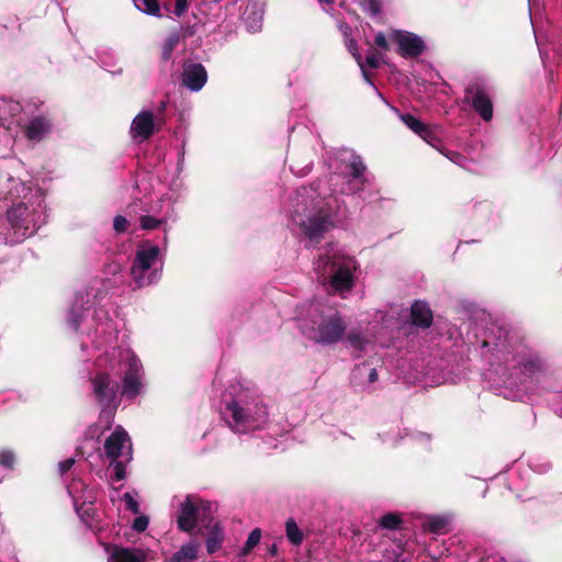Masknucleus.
Listing matches in <instances>:
<instances>
[{
  "label": "nucleus",
  "mask_w": 562,
  "mask_h": 562,
  "mask_svg": "<svg viewBox=\"0 0 562 562\" xmlns=\"http://www.w3.org/2000/svg\"><path fill=\"white\" fill-rule=\"evenodd\" d=\"M447 339L456 348L474 349L483 364L484 382L506 400L525 401L543 390L551 378L548 358L518 333L496 323L468 330L465 337L450 325Z\"/></svg>",
  "instance_id": "nucleus-1"
},
{
  "label": "nucleus",
  "mask_w": 562,
  "mask_h": 562,
  "mask_svg": "<svg viewBox=\"0 0 562 562\" xmlns=\"http://www.w3.org/2000/svg\"><path fill=\"white\" fill-rule=\"evenodd\" d=\"M389 109L398 117V120L409 128L414 134L424 139L431 147L436 148L439 153H441L445 157H447L453 164L465 168L469 159L463 155L446 149L439 146V137H438V126L428 125L411 113H402L397 108L389 105Z\"/></svg>",
  "instance_id": "nucleus-2"
},
{
  "label": "nucleus",
  "mask_w": 562,
  "mask_h": 562,
  "mask_svg": "<svg viewBox=\"0 0 562 562\" xmlns=\"http://www.w3.org/2000/svg\"><path fill=\"white\" fill-rule=\"evenodd\" d=\"M226 411L231 413V428L236 432H247L250 429L258 428L268 417L267 405L261 401L243 406L237 401L226 404Z\"/></svg>",
  "instance_id": "nucleus-3"
},
{
  "label": "nucleus",
  "mask_w": 562,
  "mask_h": 562,
  "mask_svg": "<svg viewBox=\"0 0 562 562\" xmlns=\"http://www.w3.org/2000/svg\"><path fill=\"white\" fill-rule=\"evenodd\" d=\"M93 394L102 409L100 418H106L109 426L121 404L120 384L108 372H99L91 379Z\"/></svg>",
  "instance_id": "nucleus-4"
},
{
  "label": "nucleus",
  "mask_w": 562,
  "mask_h": 562,
  "mask_svg": "<svg viewBox=\"0 0 562 562\" xmlns=\"http://www.w3.org/2000/svg\"><path fill=\"white\" fill-rule=\"evenodd\" d=\"M347 325L339 314L321 317L303 326V334L322 345H334L340 341L346 333Z\"/></svg>",
  "instance_id": "nucleus-5"
},
{
  "label": "nucleus",
  "mask_w": 562,
  "mask_h": 562,
  "mask_svg": "<svg viewBox=\"0 0 562 562\" xmlns=\"http://www.w3.org/2000/svg\"><path fill=\"white\" fill-rule=\"evenodd\" d=\"M35 212L25 203L14 204L7 211V220L12 229L11 244H19L25 238L31 237L37 231Z\"/></svg>",
  "instance_id": "nucleus-6"
},
{
  "label": "nucleus",
  "mask_w": 562,
  "mask_h": 562,
  "mask_svg": "<svg viewBox=\"0 0 562 562\" xmlns=\"http://www.w3.org/2000/svg\"><path fill=\"white\" fill-rule=\"evenodd\" d=\"M411 516L403 513H389V552L395 559L404 552L411 538Z\"/></svg>",
  "instance_id": "nucleus-7"
},
{
  "label": "nucleus",
  "mask_w": 562,
  "mask_h": 562,
  "mask_svg": "<svg viewBox=\"0 0 562 562\" xmlns=\"http://www.w3.org/2000/svg\"><path fill=\"white\" fill-rule=\"evenodd\" d=\"M302 234L312 243H319L334 226L331 212L322 206L299 222Z\"/></svg>",
  "instance_id": "nucleus-8"
},
{
  "label": "nucleus",
  "mask_w": 562,
  "mask_h": 562,
  "mask_svg": "<svg viewBox=\"0 0 562 562\" xmlns=\"http://www.w3.org/2000/svg\"><path fill=\"white\" fill-rule=\"evenodd\" d=\"M324 266V274H329L330 285L337 291L349 290L353 285L351 261L337 257H319V266Z\"/></svg>",
  "instance_id": "nucleus-9"
},
{
  "label": "nucleus",
  "mask_w": 562,
  "mask_h": 562,
  "mask_svg": "<svg viewBox=\"0 0 562 562\" xmlns=\"http://www.w3.org/2000/svg\"><path fill=\"white\" fill-rule=\"evenodd\" d=\"M389 40L395 44V49L405 59L417 58L427 50L425 40L412 32L392 30L389 32Z\"/></svg>",
  "instance_id": "nucleus-10"
},
{
  "label": "nucleus",
  "mask_w": 562,
  "mask_h": 562,
  "mask_svg": "<svg viewBox=\"0 0 562 562\" xmlns=\"http://www.w3.org/2000/svg\"><path fill=\"white\" fill-rule=\"evenodd\" d=\"M142 362L136 356L127 359V369L122 379L121 396L130 401L135 400L142 392Z\"/></svg>",
  "instance_id": "nucleus-11"
},
{
  "label": "nucleus",
  "mask_w": 562,
  "mask_h": 562,
  "mask_svg": "<svg viewBox=\"0 0 562 562\" xmlns=\"http://www.w3.org/2000/svg\"><path fill=\"white\" fill-rule=\"evenodd\" d=\"M465 98L483 121L488 122L492 120V97L485 88L479 86L470 87L465 91Z\"/></svg>",
  "instance_id": "nucleus-12"
},
{
  "label": "nucleus",
  "mask_w": 562,
  "mask_h": 562,
  "mask_svg": "<svg viewBox=\"0 0 562 562\" xmlns=\"http://www.w3.org/2000/svg\"><path fill=\"white\" fill-rule=\"evenodd\" d=\"M105 550L110 554L108 562H148L155 560L151 551L139 548H122L108 544Z\"/></svg>",
  "instance_id": "nucleus-13"
},
{
  "label": "nucleus",
  "mask_w": 562,
  "mask_h": 562,
  "mask_svg": "<svg viewBox=\"0 0 562 562\" xmlns=\"http://www.w3.org/2000/svg\"><path fill=\"white\" fill-rule=\"evenodd\" d=\"M159 128L154 114L150 111H142L133 119L130 134L133 139L146 140Z\"/></svg>",
  "instance_id": "nucleus-14"
},
{
  "label": "nucleus",
  "mask_w": 562,
  "mask_h": 562,
  "mask_svg": "<svg viewBox=\"0 0 562 562\" xmlns=\"http://www.w3.org/2000/svg\"><path fill=\"white\" fill-rule=\"evenodd\" d=\"M392 367L395 379L407 384H414L423 376L420 364L418 362H413L412 357H400L392 361Z\"/></svg>",
  "instance_id": "nucleus-15"
},
{
  "label": "nucleus",
  "mask_w": 562,
  "mask_h": 562,
  "mask_svg": "<svg viewBox=\"0 0 562 562\" xmlns=\"http://www.w3.org/2000/svg\"><path fill=\"white\" fill-rule=\"evenodd\" d=\"M182 85L191 91H200L207 81V71L200 63H184Z\"/></svg>",
  "instance_id": "nucleus-16"
},
{
  "label": "nucleus",
  "mask_w": 562,
  "mask_h": 562,
  "mask_svg": "<svg viewBox=\"0 0 562 562\" xmlns=\"http://www.w3.org/2000/svg\"><path fill=\"white\" fill-rule=\"evenodd\" d=\"M158 255V246H150L147 249H142L136 252V256L131 268V273L140 285L144 272L148 271L151 268Z\"/></svg>",
  "instance_id": "nucleus-17"
},
{
  "label": "nucleus",
  "mask_w": 562,
  "mask_h": 562,
  "mask_svg": "<svg viewBox=\"0 0 562 562\" xmlns=\"http://www.w3.org/2000/svg\"><path fill=\"white\" fill-rule=\"evenodd\" d=\"M199 507L190 496L180 505V513L177 519L178 528L186 532H192L196 527Z\"/></svg>",
  "instance_id": "nucleus-18"
},
{
  "label": "nucleus",
  "mask_w": 562,
  "mask_h": 562,
  "mask_svg": "<svg viewBox=\"0 0 562 562\" xmlns=\"http://www.w3.org/2000/svg\"><path fill=\"white\" fill-rule=\"evenodd\" d=\"M412 324L416 327L429 328L434 321V314L426 301L417 300L411 306Z\"/></svg>",
  "instance_id": "nucleus-19"
},
{
  "label": "nucleus",
  "mask_w": 562,
  "mask_h": 562,
  "mask_svg": "<svg viewBox=\"0 0 562 562\" xmlns=\"http://www.w3.org/2000/svg\"><path fill=\"white\" fill-rule=\"evenodd\" d=\"M451 522L452 516L450 514L428 515L424 517L422 528L424 531L434 535H446L450 531Z\"/></svg>",
  "instance_id": "nucleus-20"
},
{
  "label": "nucleus",
  "mask_w": 562,
  "mask_h": 562,
  "mask_svg": "<svg viewBox=\"0 0 562 562\" xmlns=\"http://www.w3.org/2000/svg\"><path fill=\"white\" fill-rule=\"evenodd\" d=\"M364 170L366 166L359 156H352L350 162L345 166V169L341 171V173L350 179L351 191L361 189L363 184Z\"/></svg>",
  "instance_id": "nucleus-21"
},
{
  "label": "nucleus",
  "mask_w": 562,
  "mask_h": 562,
  "mask_svg": "<svg viewBox=\"0 0 562 562\" xmlns=\"http://www.w3.org/2000/svg\"><path fill=\"white\" fill-rule=\"evenodd\" d=\"M127 432L122 428L117 427L104 442V451L108 458L116 460L122 452V448L127 439Z\"/></svg>",
  "instance_id": "nucleus-22"
},
{
  "label": "nucleus",
  "mask_w": 562,
  "mask_h": 562,
  "mask_svg": "<svg viewBox=\"0 0 562 562\" xmlns=\"http://www.w3.org/2000/svg\"><path fill=\"white\" fill-rule=\"evenodd\" d=\"M50 128V121L44 115H38L26 125L25 135L30 140H41L49 133Z\"/></svg>",
  "instance_id": "nucleus-23"
},
{
  "label": "nucleus",
  "mask_w": 562,
  "mask_h": 562,
  "mask_svg": "<svg viewBox=\"0 0 562 562\" xmlns=\"http://www.w3.org/2000/svg\"><path fill=\"white\" fill-rule=\"evenodd\" d=\"M338 29H339L340 33L342 34L347 49L352 55V57L357 60L358 65L360 66V68L362 70V74L368 79V72L364 69V63L362 60L361 54L358 50L357 42L350 37L351 32H352L351 26L346 22H340L338 25Z\"/></svg>",
  "instance_id": "nucleus-24"
},
{
  "label": "nucleus",
  "mask_w": 562,
  "mask_h": 562,
  "mask_svg": "<svg viewBox=\"0 0 562 562\" xmlns=\"http://www.w3.org/2000/svg\"><path fill=\"white\" fill-rule=\"evenodd\" d=\"M224 541V531L218 522H215L210 527V531L206 536L205 547L209 554L217 552Z\"/></svg>",
  "instance_id": "nucleus-25"
},
{
  "label": "nucleus",
  "mask_w": 562,
  "mask_h": 562,
  "mask_svg": "<svg viewBox=\"0 0 562 562\" xmlns=\"http://www.w3.org/2000/svg\"><path fill=\"white\" fill-rule=\"evenodd\" d=\"M199 544L190 542L182 546L171 558L170 562H184L195 560L198 557Z\"/></svg>",
  "instance_id": "nucleus-26"
},
{
  "label": "nucleus",
  "mask_w": 562,
  "mask_h": 562,
  "mask_svg": "<svg viewBox=\"0 0 562 562\" xmlns=\"http://www.w3.org/2000/svg\"><path fill=\"white\" fill-rule=\"evenodd\" d=\"M196 506L199 507L198 522L201 524L202 528H209L213 521L212 503L207 501H198Z\"/></svg>",
  "instance_id": "nucleus-27"
},
{
  "label": "nucleus",
  "mask_w": 562,
  "mask_h": 562,
  "mask_svg": "<svg viewBox=\"0 0 562 562\" xmlns=\"http://www.w3.org/2000/svg\"><path fill=\"white\" fill-rule=\"evenodd\" d=\"M286 538L293 546H300L303 541V531L299 528L296 521L293 518H289L285 522Z\"/></svg>",
  "instance_id": "nucleus-28"
},
{
  "label": "nucleus",
  "mask_w": 562,
  "mask_h": 562,
  "mask_svg": "<svg viewBox=\"0 0 562 562\" xmlns=\"http://www.w3.org/2000/svg\"><path fill=\"white\" fill-rule=\"evenodd\" d=\"M363 12L368 13L375 21L381 20L382 0H360L359 2Z\"/></svg>",
  "instance_id": "nucleus-29"
},
{
  "label": "nucleus",
  "mask_w": 562,
  "mask_h": 562,
  "mask_svg": "<svg viewBox=\"0 0 562 562\" xmlns=\"http://www.w3.org/2000/svg\"><path fill=\"white\" fill-rule=\"evenodd\" d=\"M180 41H181L180 36L176 34V31L171 32L167 36V38L161 47V59L164 61H168L171 58V55H172L175 48L178 46Z\"/></svg>",
  "instance_id": "nucleus-30"
},
{
  "label": "nucleus",
  "mask_w": 562,
  "mask_h": 562,
  "mask_svg": "<svg viewBox=\"0 0 562 562\" xmlns=\"http://www.w3.org/2000/svg\"><path fill=\"white\" fill-rule=\"evenodd\" d=\"M260 539H261V529L260 528L252 529L250 531V533L248 535V538H247L244 547L239 551V557H247L252 551V549L259 544Z\"/></svg>",
  "instance_id": "nucleus-31"
},
{
  "label": "nucleus",
  "mask_w": 562,
  "mask_h": 562,
  "mask_svg": "<svg viewBox=\"0 0 562 562\" xmlns=\"http://www.w3.org/2000/svg\"><path fill=\"white\" fill-rule=\"evenodd\" d=\"M346 340L357 351H363L369 344V339L360 331L351 330L346 335Z\"/></svg>",
  "instance_id": "nucleus-32"
},
{
  "label": "nucleus",
  "mask_w": 562,
  "mask_h": 562,
  "mask_svg": "<svg viewBox=\"0 0 562 562\" xmlns=\"http://www.w3.org/2000/svg\"><path fill=\"white\" fill-rule=\"evenodd\" d=\"M135 8L145 14L161 18L158 0H139L138 7Z\"/></svg>",
  "instance_id": "nucleus-33"
},
{
  "label": "nucleus",
  "mask_w": 562,
  "mask_h": 562,
  "mask_svg": "<svg viewBox=\"0 0 562 562\" xmlns=\"http://www.w3.org/2000/svg\"><path fill=\"white\" fill-rule=\"evenodd\" d=\"M111 467L113 468L112 480L122 481L125 479V464L123 461L112 460Z\"/></svg>",
  "instance_id": "nucleus-34"
},
{
  "label": "nucleus",
  "mask_w": 562,
  "mask_h": 562,
  "mask_svg": "<svg viewBox=\"0 0 562 562\" xmlns=\"http://www.w3.org/2000/svg\"><path fill=\"white\" fill-rule=\"evenodd\" d=\"M490 560L493 562H504V558L494 548L484 549L479 562H488Z\"/></svg>",
  "instance_id": "nucleus-35"
},
{
  "label": "nucleus",
  "mask_w": 562,
  "mask_h": 562,
  "mask_svg": "<svg viewBox=\"0 0 562 562\" xmlns=\"http://www.w3.org/2000/svg\"><path fill=\"white\" fill-rule=\"evenodd\" d=\"M139 221L140 227L146 231L156 229L162 224V221L157 220L156 217L150 215H144L140 217Z\"/></svg>",
  "instance_id": "nucleus-36"
},
{
  "label": "nucleus",
  "mask_w": 562,
  "mask_h": 562,
  "mask_svg": "<svg viewBox=\"0 0 562 562\" xmlns=\"http://www.w3.org/2000/svg\"><path fill=\"white\" fill-rule=\"evenodd\" d=\"M15 462V456L11 450H0V465L12 469Z\"/></svg>",
  "instance_id": "nucleus-37"
},
{
  "label": "nucleus",
  "mask_w": 562,
  "mask_h": 562,
  "mask_svg": "<svg viewBox=\"0 0 562 562\" xmlns=\"http://www.w3.org/2000/svg\"><path fill=\"white\" fill-rule=\"evenodd\" d=\"M381 54L374 48H370L366 56V65L372 69H375L380 66Z\"/></svg>",
  "instance_id": "nucleus-38"
},
{
  "label": "nucleus",
  "mask_w": 562,
  "mask_h": 562,
  "mask_svg": "<svg viewBox=\"0 0 562 562\" xmlns=\"http://www.w3.org/2000/svg\"><path fill=\"white\" fill-rule=\"evenodd\" d=\"M123 501L126 504V509L132 512L133 514L137 515L139 514V504L130 493H125L123 495Z\"/></svg>",
  "instance_id": "nucleus-39"
},
{
  "label": "nucleus",
  "mask_w": 562,
  "mask_h": 562,
  "mask_svg": "<svg viewBox=\"0 0 562 562\" xmlns=\"http://www.w3.org/2000/svg\"><path fill=\"white\" fill-rule=\"evenodd\" d=\"M128 221L122 215H116L113 221V228L116 233L122 234L127 231Z\"/></svg>",
  "instance_id": "nucleus-40"
},
{
  "label": "nucleus",
  "mask_w": 562,
  "mask_h": 562,
  "mask_svg": "<svg viewBox=\"0 0 562 562\" xmlns=\"http://www.w3.org/2000/svg\"><path fill=\"white\" fill-rule=\"evenodd\" d=\"M387 69H389V82L391 81H394L395 83H400V82H403L405 83L407 78L405 76H403L400 71H397V69L390 65L387 66Z\"/></svg>",
  "instance_id": "nucleus-41"
},
{
  "label": "nucleus",
  "mask_w": 562,
  "mask_h": 562,
  "mask_svg": "<svg viewBox=\"0 0 562 562\" xmlns=\"http://www.w3.org/2000/svg\"><path fill=\"white\" fill-rule=\"evenodd\" d=\"M176 34L180 36V40L193 37L196 34V25L181 26L179 31H176Z\"/></svg>",
  "instance_id": "nucleus-42"
},
{
  "label": "nucleus",
  "mask_w": 562,
  "mask_h": 562,
  "mask_svg": "<svg viewBox=\"0 0 562 562\" xmlns=\"http://www.w3.org/2000/svg\"><path fill=\"white\" fill-rule=\"evenodd\" d=\"M414 441L420 442V443H429L431 441V435L424 431H411L407 434Z\"/></svg>",
  "instance_id": "nucleus-43"
},
{
  "label": "nucleus",
  "mask_w": 562,
  "mask_h": 562,
  "mask_svg": "<svg viewBox=\"0 0 562 562\" xmlns=\"http://www.w3.org/2000/svg\"><path fill=\"white\" fill-rule=\"evenodd\" d=\"M149 519L147 516H138L133 521V529L137 532H143L148 527Z\"/></svg>",
  "instance_id": "nucleus-44"
},
{
  "label": "nucleus",
  "mask_w": 562,
  "mask_h": 562,
  "mask_svg": "<svg viewBox=\"0 0 562 562\" xmlns=\"http://www.w3.org/2000/svg\"><path fill=\"white\" fill-rule=\"evenodd\" d=\"M188 9V0H176L175 14L180 18Z\"/></svg>",
  "instance_id": "nucleus-45"
},
{
  "label": "nucleus",
  "mask_w": 562,
  "mask_h": 562,
  "mask_svg": "<svg viewBox=\"0 0 562 562\" xmlns=\"http://www.w3.org/2000/svg\"><path fill=\"white\" fill-rule=\"evenodd\" d=\"M75 464V459L74 458H68L61 462H59V473L61 475H64L65 473H67Z\"/></svg>",
  "instance_id": "nucleus-46"
},
{
  "label": "nucleus",
  "mask_w": 562,
  "mask_h": 562,
  "mask_svg": "<svg viewBox=\"0 0 562 562\" xmlns=\"http://www.w3.org/2000/svg\"><path fill=\"white\" fill-rule=\"evenodd\" d=\"M374 43L381 48H386V35L383 32H379L374 38Z\"/></svg>",
  "instance_id": "nucleus-47"
},
{
  "label": "nucleus",
  "mask_w": 562,
  "mask_h": 562,
  "mask_svg": "<svg viewBox=\"0 0 562 562\" xmlns=\"http://www.w3.org/2000/svg\"><path fill=\"white\" fill-rule=\"evenodd\" d=\"M550 464L549 463H543V464H532L531 468L533 471L538 472V473H544L547 472L549 469H550Z\"/></svg>",
  "instance_id": "nucleus-48"
},
{
  "label": "nucleus",
  "mask_w": 562,
  "mask_h": 562,
  "mask_svg": "<svg viewBox=\"0 0 562 562\" xmlns=\"http://www.w3.org/2000/svg\"><path fill=\"white\" fill-rule=\"evenodd\" d=\"M267 553H268L271 558H273V557H276V555H277V553H278V546H277V543H276V542H272V543H270V544H267Z\"/></svg>",
  "instance_id": "nucleus-49"
},
{
  "label": "nucleus",
  "mask_w": 562,
  "mask_h": 562,
  "mask_svg": "<svg viewBox=\"0 0 562 562\" xmlns=\"http://www.w3.org/2000/svg\"><path fill=\"white\" fill-rule=\"evenodd\" d=\"M368 379H369L370 383H373V382H375L378 380V372H376L375 369H370L369 370Z\"/></svg>",
  "instance_id": "nucleus-50"
},
{
  "label": "nucleus",
  "mask_w": 562,
  "mask_h": 562,
  "mask_svg": "<svg viewBox=\"0 0 562 562\" xmlns=\"http://www.w3.org/2000/svg\"><path fill=\"white\" fill-rule=\"evenodd\" d=\"M386 524H387V520H386V514L382 515L380 518H379V526L382 528V529H386Z\"/></svg>",
  "instance_id": "nucleus-51"
},
{
  "label": "nucleus",
  "mask_w": 562,
  "mask_h": 562,
  "mask_svg": "<svg viewBox=\"0 0 562 562\" xmlns=\"http://www.w3.org/2000/svg\"><path fill=\"white\" fill-rule=\"evenodd\" d=\"M367 370H368V367H367V364H366V363H362V364L357 366V367L355 368V372L360 373V374H361L363 371H367Z\"/></svg>",
  "instance_id": "nucleus-52"
},
{
  "label": "nucleus",
  "mask_w": 562,
  "mask_h": 562,
  "mask_svg": "<svg viewBox=\"0 0 562 562\" xmlns=\"http://www.w3.org/2000/svg\"><path fill=\"white\" fill-rule=\"evenodd\" d=\"M430 559L432 562H438L440 559H442V554H436V553H429Z\"/></svg>",
  "instance_id": "nucleus-53"
},
{
  "label": "nucleus",
  "mask_w": 562,
  "mask_h": 562,
  "mask_svg": "<svg viewBox=\"0 0 562 562\" xmlns=\"http://www.w3.org/2000/svg\"><path fill=\"white\" fill-rule=\"evenodd\" d=\"M321 2H324V3L330 4V3H334V2H335V0H321Z\"/></svg>",
  "instance_id": "nucleus-54"
},
{
  "label": "nucleus",
  "mask_w": 562,
  "mask_h": 562,
  "mask_svg": "<svg viewBox=\"0 0 562 562\" xmlns=\"http://www.w3.org/2000/svg\"><path fill=\"white\" fill-rule=\"evenodd\" d=\"M138 1L139 0H133V3H134L135 7H138Z\"/></svg>",
  "instance_id": "nucleus-55"
},
{
  "label": "nucleus",
  "mask_w": 562,
  "mask_h": 562,
  "mask_svg": "<svg viewBox=\"0 0 562 562\" xmlns=\"http://www.w3.org/2000/svg\"><path fill=\"white\" fill-rule=\"evenodd\" d=\"M165 9L169 11V4H165Z\"/></svg>",
  "instance_id": "nucleus-56"
}]
</instances>
